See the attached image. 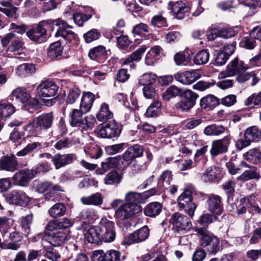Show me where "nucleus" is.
Here are the masks:
<instances>
[{"instance_id": "f257e3e1", "label": "nucleus", "mask_w": 261, "mask_h": 261, "mask_svg": "<svg viewBox=\"0 0 261 261\" xmlns=\"http://www.w3.org/2000/svg\"><path fill=\"white\" fill-rule=\"evenodd\" d=\"M56 25L59 28L55 33L56 37H62L63 38L71 42L76 37V34L72 31L68 30L71 27L61 19H49L42 21L37 25L36 28L32 29L27 32V36L32 41L41 43L44 41L45 36L46 35V30L45 27Z\"/></svg>"}, {"instance_id": "f03ea898", "label": "nucleus", "mask_w": 261, "mask_h": 261, "mask_svg": "<svg viewBox=\"0 0 261 261\" xmlns=\"http://www.w3.org/2000/svg\"><path fill=\"white\" fill-rule=\"evenodd\" d=\"M58 90V86L53 82L45 81L42 82L37 88V93L38 96L45 100L47 99L46 105H51L55 96Z\"/></svg>"}, {"instance_id": "7ed1b4c3", "label": "nucleus", "mask_w": 261, "mask_h": 261, "mask_svg": "<svg viewBox=\"0 0 261 261\" xmlns=\"http://www.w3.org/2000/svg\"><path fill=\"white\" fill-rule=\"evenodd\" d=\"M101 241L106 243L113 242L116 237L114 223L107 218H102L99 223Z\"/></svg>"}, {"instance_id": "20e7f679", "label": "nucleus", "mask_w": 261, "mask_h": 261, "mask_svg": "<svg viewBox=\"0 0 261 261\" xmlns=\"http://www.w3.org/2000/svg\"><path fill=\"white\" fill-rule=\"evenodd\" d=\"M178 204L180 208L184 209L186 213L192 217L196 208V205L192 201V193L190 190H187L178 197Z\"/></svg>"}, {"instance_id": "39448f33", "label": "nucleus", "mask_w": 261, "mask_h": 261, "mask_svg": "<svg viewBox=\"0 0 261 261\" xmlns=\"http://www.w3.org/2000/svg\"><path fill=\"white\" fill-rule=\"evenodd\" d=\"M10 42L11 45L9 47V49L16 55H21L23 47L20 38L17 37L14 33H10L1 40L2 44L4 47L7 46Z\"/></svg>"}, {"instance_id": "423d86ee", "label": "nucleus", "mask_w": 261, "mask_h": 261, "mask_svg": "<svg viewBox=\"0 0 261 261\" xmlns=\"http://www.w3.org/2000/svg\"><path fill=\"white\" fill-rule=\"evenodd\" d=\"M170 222L178 232L188 231L192 226L190 219L187 216L178 212L175 213L171 215Z\"/></svg>"}, {"instance_id": "0eeeda50", "label": "nucleus", "mask_w": 261, "mask_h": 261, "mask_svg": "<svg viewBox=\"0 0 261 261\" xmlns=\"http://www.w3.org/2000/svg\"><path fill=\"white\" fill-rule=\"evenodd\" d=\"M142 211L140 205L130 204L127 203L121 204L115 211V216L120 220H125L134 215Z\"/></svg>"}, {"instance_id": "6e6552de", "label": "nucleus", "mask_w": 261, "mask_h": 261, "mask_svg": "<svg viewBox=\"0 0 261 261\" xmlns=\"http://www.w3.org/2000/svg\"><path fill=\"white\" fill-rule=\"evenodd\" d=\"M121 126L115 120H112L102 126L98 131V135L103 138L117 137L121 133Z\"/></svg>"}, {"instance_id": "1a4fd4ad", "label": "nucleus", "mask_w": 261, "mask_h": 261, "mask_svg": "<svg viewBox=\"0 0 261 261\" xmlns=\"http://www.w3.org/2000/svg\"><path fill=\"white\" fill-rule=\"evenodd\" d=\"M54 119L53 113H43L35 118L30 125L36 130H46L51 126Z\"/></svg>"}, {"instance_id": "9d476101", "label": "nucleus", "mask_w": 261, "mask_h": 261, "mask_svg": "<svg viewBox=\"0 0 261 261\" xmlns=\"http://www.w3.org/2000/svg\"><path fill=\"white\" fill-rule=\"evenodd\" d=\"M59 190V187L50 181H45L38 182L36 186V191L39 193H44V198L53 201L55 192Z\"/></svg>"}, {"instance_id": "9b49d317", "label": "nucleus", "mask_w": 261, "mask_h": 261, "mask_svg": "<svg viewBox=\"0 0 261 261\" xmlns=\"http://www.w3.org/2000/svg\"><path fill=\"white\" fill-rule=\"evenodd\" d=\"M245 67L243 63L241 61H239L237 57L232 60L226 67V70L224 72H222L219 74V77L220 78H224L227 76H232L242 73L245 70Z\"/></svg>"}, {"instance_id": "f8f14e48", "label": "nucleus", "mask_w": 261, "mask_h": 261, "mask_svg": "<svg viewBox=\"0 0 261 261\" xmlns=\"http://www.w3.org/2000/svg\"><path fill=\"white\" fill-rule=\"evenodd\" d=\"M197 95L191 90L185 91L182 100L176 104V108L181 111L191 109L195 105Z\"/></svg>"}, {"instance_id": "ddd939ff", "label": "nucleus", "mask_w": 261, "mask_h": 261, "mask_svg": "<svg viewBox=\"0 0 261 261\" xmlns=\"http://www.w3.org/2000/svg\"><path fill=\"white\" fill-rule=\"evenodd\" d=\"M34 178L33 172L31 169H24L15 173L13 176L12 179L15 185L27 187Z\"/></svg>"}, {"instance_id": "4468645a", "label": "nucleus", "mask_w": 261, "mask_h": 261, "mask_svg": "<svg viewBox=\"0 0 261 261\" xmlns=\"http://www.w3.org/2000/svg\"><path fill=\"white\" fill-rule=\"evenodd\" d=\"M7 200L12 204L20 206L27 205L30 201V198L22 191L13 190L7 196Z\"/></svg>"}, {"instance_id": "2eb2a0df", "label": "nucleus", "mask_w": 261, "mask_h": 261, "mask_svg": "<svg viewBox=\"0 0 261 261\" xmlns=\"http://www.w3.org/2000/svg\"><path fill=\"white\" fill-rule=\"evenodd\" d=\"M201 72L198 70H193L183 72H178L175 74V79L179 82L185 85H190L201 77Z\"/></svg>"}, {"instance_id": "dca6fc26", "label": "nucleus", "mask_w": 261, "mask_h": 261, "mask_svg": "<svg viewBox=\"0 0 261 261\" xmlns=\"http://www.w3.org/2000/svg\"><path fill=\"white\" fill-rule=\"evenodd\" d=\"M143 153V148L140 145H135L128 147L123 154L122 164L125 166L129 165L134 161L135 158L141 156Z\"/></svg>"}, {"instance_id": "f3484780", "label": "nucleus", "mask_w": 261, "mask_h": 261, "mask_svg": "<svg viewBox=\"0 0 261 261\" xmlns=\"http://www.w3.org/2000/svg\"><path fill=\"white\" fill-rule=\"evenodd\" d=\"M230 143L228 137H225L221 139L214 140L212 143L210 153L213 156H216L227 151Z\"/></svg>"}, {"instance_id": "a211bd4d", "label": "nucleus", "mask_w": 261, "mask_h": 261, "mask_svg": "<svg viewBox=\"0 0 261 261\" xmlns=\"http://www.w3.org/2000/svg\"><path fill=\"white\" fill-rule=\"evenodd\" d=\"M169 6L173 14L174 17L178 19H182L187 16L190 11L189 6L181 1L176 3L170 2Z\"/></svg>"}, {"instance_id": "6ab92c4d", "label": "nucleus", "mask_w": 261, "mask_h": 261, "mask_svg": "<svg viewBox=\"0 0 261 261\" xmlns=\"http://www.w3.org/2000/svg\"><path fill=\"white\" fill-rule=\"evenodd\" d=\"M149 230L147 226H144L137 231L128 235L125 240V243L130 245L145 241L148 237Z\"/></svg>"}, {"instance_id": "aec40b11", "label": "nucleus", "mask_w": 261, "mask_h": 261, "mask_svg": "<svg viewBox=\"0 0 261 261\" xmlns=\"http://www.w3.org/2000/svg\"><path fill=\"white\" fill-rule=\"evenodd\" d=\"M76 156L74 154L57 153L52 158V162L56 169H59L67 165L70 164L76 160Z\"/></svg>"}, {"instance_id": "412c9836", "label": "nucleus", "mask_w": 261, "mask_h": 261, "mask_svg": "<svg viewBox=\"0 0 261 261\" xmlns=\"http://www.w3.org/2000/svg\"><path fill=\"white\" fill-rule=\"evenodd\" d=\"M11 95L25 106L37 103L36 100L32 99L27 93V90L22 87L17 88L13 90Z\"/></svg>"}, {"instance_id": "4be33fe9", "label": "nucleus", "mask_w": 261, "mask_h": 261, "mask_svg": "<svg viewBox=\"0 0 261 261\" xmlns=\"http://www.w3.org/2000/svg\"><path fill=\"white\" fill-rule=\"evenodd\" d=\"M70 238L69 232L68 231H58L48 234L49 243L54 246H61Z\"/></svg>"}, {"instance_id": "5701e85b", "label": "nucleus", "mask_w": 261, "mask_h": 261, "mask_svg": "<svg viewBox=\"0 0 261 261\" xmlns=\"http://www.w3.org/2000/svg\"><path fill=\"white\" fill-rule=\"evenodd\" d=\"M208 210L215 215H220L222 213L221 198L218 195H211L207 200Z\"/></svg>"}, {"instance_id": "b1692460", "label": "nucleus", "mask_w": 261, "mask_h": 261, "mask_svg": "<svg viewBox=\"0 0 261 261\" xmlns=\"http://www.w3.org/2000/svg\"><path fill=\"white\" fill-rule=\"evenodd\" d=\"M242 165L245 167L249 168V169L244 171L242 174L237 177L238 180H258L260 178V175L257 171L256 167L254 166L251 167L246 163H242Z\"/></svg>"}, {"instance_id": "393cba45", "label": "nucleus", "mask_w": 261, "mask_h": 261, "mask_svg": "<svg viewBox=\"0 0 261 261\" xmlns=\"http://www.w3.org/2000/svg\"><path fill=\"white\" fill-rule=\"evenodd\" d=\"M18 162L14 155L4 156L0 160V170L13 172L17 168Z\"/></svg>"}, {"instance_id": "a878e982", "label": "nucleus", "mask_w": 261, "mask_h": 261, "mask_svg": "<svg viewBox=\"0 0 261 261\" xmlns=\"http://www.w3.org/2000/svg\"><path fill=\"white\" fill-rule=\"evenodd\" d=\"M94 256L99 261H117L120 257V253L115 250H110L104 253L102 250H97L94 252Z\"/></svg>"}, {"instance_id": "bb28decb", "label": "nucleus", "mask_w": 261, "mask_h": 261, "mask_svg": "<svg viewBox=\"0 0 261 261\" xmlns=\"http://www.w3.org/2000/svg\"><path fill=\"white\" fill-rule=\"evenodd\" d=\"M244 159L253 164L261 163V149L259 147L249 149L243 154Z\"/></svg>"}, {"instance_id": "cd10ccee", "label": "nucleus", "mask_w": 261, "mask_h": 261, "mask_svg": "<svg viewBox=\"0 0 261 261\" xmlns=\"http://www.w3.org/2000/svg\"><path fill=\"white\" fill-rule=\"evenodd\" d=\"M94 99L95 96L93 93L89 92L84 93L82 97L80 109L87 113L91 110Z\"/></svg>"}, {"instance_id": "c85d7f7f", "label": "nucleus", "mask_w": 261, "mask_h": 261, "mask_svg": "<svg viewBox=\"0 0 261 261\" xmlns=\"http://www.w3.org/2000/svg\"><path fill=\"white\" fill-rule=\"evenodd\" d=\"M106 50L102 45H99L91 49L89 52V56L93 60L102 62L106 57Z\"/></svg>"}, {"instance_id": "c756f323", "label": "nucleus", "mask_w": 261, "mask_h": 261, "mask_svg": "<svg viewBox=\"0 0 261 261\" xmlns=\"http://www.w3.org/2000/svg\"><path fill=\"white\" fill-rule=\"evenodd\" d=\"M162 48L158 45L152 47L145 57V63L147 65H152L159 59Z\"/></svg>"}, {"instance_id": "7c9ffc66", "label": "nucleus", "mask_w": 261, "mask_h": 261, "mask_svg": "<svg viewBox=\"0 0 261 261\" xmlns=\"http://www.w3.org/2000/svg\"><path fill=\"white\" fill-rule=\"evenodd\" d=\"M162 211V205L158 202L148 204L144 208V213L148 217H155L160 215Z\"/></svg>"}, {"instance_id": "2f4dec72", "label": "nucleus", "mask_w": 261, "mask_h": 261, "mask_svg": "<svg viewBox=\"0 0 261 261\" xmlns=\"http://www.w3.org/2000/svg\"><path fill=\"white\" fill-rule=\"evenodd\" d=\"M122 174L116 170L109 172L103 179L104 184L106 185H118L122 179Z\"/></svg>"}, {"instance_id": "473e14b6", "label": "nucleus", "mask_w": 261, "mask_h": 261, "mask_svg": "<svg viewBox=\"0 0 261 261\" xmlns=\"http://www.w3.org/2000/svg\"><path fill=\"white\" fill-rule=\"evenodd\" d=\"M97 124L96 120L95 117L91 115H89L83 118L80 123V125L78 128L82 132L91 130Z\"/></svg>"}, {"instance_id": "72a5a7b5", "label": "nucleus", "mask_w": 261, "mask_h": 261, "mask_svg": "<svg viewBox=\"0 0 261 261\" xmlns=\"http://www.w3.org/2000/svg\"><path fill=\"white\" fill-rule=\"evenodd\" d=\"M100 231L99 224L95 227H90L85 233V238L89 243H98L100 239Z\"/></svg>"}, {"instance_id": "f704fd0d", "label": "nucleus", "mask_w": 261, "mask_h": 261, "mask_svg": "<svg viewBox=\"0 0 261 261\" xmlns=\"http://www.w3.org/2000/svg\"><path fill=\"white\" fill-rule=\"evenodd\" d=\"M244 136V139L251 142H257L261 140V130L255 126H251L246 129Z\"/></svg>"}, {"instance_id": "c9c22d12", "label": "nucleus", "mask_w": 261, "mask_h": 261, "mask_svg": "<svg viewBox=\"0 0 261 261\" xmlns=\"http://www.w3.org/2000/svg\"><path fill=\"white\" fill-rule=\"evenodd\" d=\"M219 103V100L216 97L213 95H208L201 99L200 105L202 109L212 110L218 105Z\"/></svg>"}, {"instance_id": "e433bc0d", "label": "nucleus", "mask_w": 261, "mask_h": 261, "mask_svg": "<svg viewBox=\"0 0 261 261\" xmlns=\"http://www.w3.org/2000/svg\"><path fill=\"white\" fill-rule=\"evenodd\" d=\"M96 116L99 121L105 122L108 119H111L113 116V114L110 110L109 105L103 102L101 104L100 110Z\"/></svg>"}, {"instance_id": "4c0bfd02", "label": "nucleus", "mask_w": 261, "mask_h": 261, "mask_svg": "<svg viewBox=\"0 0 261 261\" xmlns=\"http://www.w3.org/2000/svg\"><path fill=\"white\" fill-rule=\"evenodd\" d=\"M85 114L81 109H73L69 113V123L71 126L78 127Z\"/></svg>"}, {"instance_id": "58836bf2", "label": "nucleus", "mask_w": 261, "mask_h": 261, "mask_svg": "<svg viewBox=\"0 0 261 261\" xmlns=\"http://www.w3.org/2000/svg\"><path fill=\"white\" fill-rule=\"evenodd\" d=\"M227 128L222 125L213 124L207 126L204 129V134L206 136H220L224 134Z\"/></svg>"}, {"instance_id": "ea45409f", "label": "nucleus", "mask_w": 261, "mask_h": 261, "mask_svg": "<svg viewBox=\"0 0 261 261\" xmlns=\"http://www.w3.org/2000/svg\"><path fill=\"white\" fill-rule=\"evenodd\" d=\"M33 215L30 213L22 216L20 220V225L23 234L28 236L31 231V225L33 222Z\"/></svg>"}, {"instance_id": "a19ab883", "label": "nucleus", "mask_w": 261, "mask_h": 261, "mask_svg": "<svg viewBox=\"0 0 261 261\" xmlns=\"http://www.w3.org/2000/svg\"><path fill=\"white\" fill-rule=\"evenodd\" d=\"M63 47L60 41L51 43L48 48L47 56L51 59H55L62 55Z\"/></svg>"}, {"instance_id": "79ce46f5", "label": "nucleus", "mask_w": 261, "mask_h": 261, "mask_svg": "<svg viewBox=\"0 0 261 261\" xmlns=\"http://www.w3.org/2000/svg\"><path fill=\"white\" fill-rule=\"evenodd\" d=\"M219 171L215 166L208 167L202 174V179L205 182H211L217 180L219 177Z\"/></svg>"}, {"instance_id": "37998d69", "label": "nucleus", "mask_w": 261, "mask_h": 261, "mask_svg": "<svg viewBox=\"0 0 261 261\" xmlns=\"http://www.w3.org/2000/svg\"><path fill=\"white\" fill-rule=\"evenodd\" d=\"M15 111V107L8 101L0 100V118H7Z\"/></svg>"}, {"instance_id": "c03bdc74", "label": "nucleus", "mask_w": 261, "mask_h": 261, "mask_svg": "<svg viewBox=\"0 0 261 261\" xmlns=\"http://www.w3.org/2000/svg\"><path fill=\"white\" fill-rule=\"evenodd\" d=\"M196 231L201 236V245L203 247H206L212 241L213 239L217 237L214 236L208 230L202 228H196Z\"/></svg>"}, {"instance_id": "a18cd8bd", "label": "nucleus", "mask_w": 261, "mask_h": 261, "mask_svg": "<svg viewBox=\"0 0 261 261\" xmlns=\"http://www.w3.org/2000/svg\"><path fill=\"white\" fill-rule=\"evenodd\" d=\"M66 212V207L62 203H57L48 210L49 215L54 218L64 216Z\"/></svg>"}, {"instance_id": "49530a36", "label": "nucleus", "mask_w": 261, "mask_h": 261, "mask_svg": "<svg viewBox=\"0 0 261 261\" xmlns=\"http://www.w3.org/2000/svg\"><path fill=\"white\" fill-rule=\"evenodd\" d=\"M81 200L84 204L99 205L102 202V197L100 194L96 193L87 197H83Z\"/></svg>"}, {"instance_id": "de8ad7c7", "label": "nucleus", "mask_w": 261, "mask_h": 261, "mask_svg": "<svg viewBox=\"0 0 261 261\" xmlns=\"http://www.w3.org/2000/svg\"><path fill=\"white\" fill-rule=\"evenodd\" d=\"M161 103L159 100H154L152 103L147 109L145 116L148 118L155 117L158 115L161 108Z\"/></svg>"}, {"instance_id": "09e8293b", "label": "nucleus", "mask_w": 261, "mask_h": 261, "mask_svg": "<svg viewBox=\"0 0 261 261\" xmlns=\"http://www.w3.org/2000/svg\"><path fill=\"white\" fill-rule=\"evenodd\" d=\"M146 47L145 46H141L136 51L133 53L129 57L125 58L123 62L124 65H128L133 61H139L141 59L142 54L145 51Z\"/></svg>"}, {"instance_id": "8fccbe9b", "label": "nucleus", "mask_w": 261, "mask_h": 261, "mask_svg": "<svg viewBox=\"0 0 261 261\" xmlns=\"http://www.w3.org/2000/svg\"><path fill=\"white\" fill-rule=\"evenodd\" d=\"M181 92V90L180 88L175 86H171L162 94V97L164 100L168 101L171 98L179 95Z\"/></svg>"}, {"instance_id": "3c124183", "label": "nucleus", "mask_w": 261, "mask_h": 261, "mask_svg": "<svg viewBox=\"0 0 261 261\" xmlns=\"http://www.w3.org/2000/svg\"><path fill=\"white\" fill-rule=\"evenodd\" d=\"M210 54L207 50L204 49L198 51L194 57V62L197 65L206 63L209 60Z\"/></svg>"}, {"instance_id": "603ef678", "label": "nucleus", "mask_w": 261, "mask_h": 261, "mask_svg": "<svg viewBox=\"0 0 261 261\" xmlns=\"http://www.w3.org/2000/svg\"><path fill=\"white\" fill-rule=\"evenodd\" d=\"M35 66L32 64L24 63L17 68V73L20 75L26 76L35 73Z\"/></svg>"}, {"instance_id": "864d4df0", "label": "nucleus", "mask_w": 261, "mask_h": 261, "mask_svg": "<svg viewBox=\"0 0 261 261\" xmlns=\"http://www.w3.org/2000/svg\"><path fill=\"white\" fill-rule=\"evenodd\" d=\"M125 200L127 204L139 205L143 202L142 195L139 193L130 192L125 195Z\"/></svg>"}, {"instance_id": "5fc2aeb1", "label": "nucleus", "mask_w": 261, "mask_h": 261, "mask_svg": "<svg viewBox=\"0 0 261 261\" xmlns=\"http://www.w3.org/2000/svg\"><path fill=\"white\" fill-rule=\"evenodd\" d=\"M156 75L152 73H145L143 74L139 79V83L144 87L148 85H152L155 81Z\"/></svg>"}, {"instance_id": "6e6d98bb", "label": "nucleus", "mask_w": 261, "mask_h": 261, "mask_svg": "<svg viewBox=\"0 0 261 261\" xmlns=\"http://www.w3.org/2000/svg\"><path fill=\"white\" fill-rule=\"evenodd\" d=\"M150 22L151 24L154 27L162 28L167 26L166 18L161 14L153 16Z\"/></svg>"}, {"instance_id": "4d7b16f0", "label": "nucleus", "mask_w": 261, "mask_h": 261, "mask_svg": "<svg viewBox=\"0 0 261 261\" xmlns=\"http://www.w3.org/2000/svg\"><path fill=\"white\" fill-rule=\"evenodd\" d=\"M172 180V174L171 171L166 170L161 175L159 182L165 188H167Z\"/></svg>"}, {"instance_id": "13d9d810", "label": "nucleus", "mask_w": 261, "mask_h": 261, "mask_svg": "<svg viewBox=\"0 0 261 261\" xmlns=\"http://www.w3.org/2000/svg\"><path fill=\"white\" fill-rule=\"evenodd\" d=\"M92 14H86L81 13H77L73 14V19L77 25L82 26L84 23L91 18Z\"/></svg>"}, {"instance_id": "bf43d9fd", "label": "nucleus", "mask_w": 261, "mask_h": 261, "mask_svg": "<svg viewBox=\"0 0 261 261\" xmlns=\"http://www.w3.org/2000/svg\"><path fill=\"white\" fill-rule=\"evenodd\" d=\"M244 103L246 106H249L251 104L261 106V91L257 94H251L245 100Z\"/></svg>"}, {"instance_id": "052dcab7", "label": "nucleus", "mask_w": 261, "mask_h": 261, "mask_svg": "<svg viewBox=\"0 0 261 261\" xmlns=\"http://www.w3.org/2000/svg\"><path fill=\"white\" fill-rule=\"evenodd\" d=\"M80 94L81 91L79 88L76 87L71 88L68 94L66 102L70 104L73 103L79 98Z\"/></svg>"}, {"instance_id": "680f3d73", "label": "nucleus", "mask_w": 261, "mask_h": 261, "mask_svg": "<svg viewBox=\"0 0 261 261\" xmlns=\"http://www.w3.org/2000/svg\"><path fill=\"white\" fill-rule=\"evenodd\" d=\"M219 244V240L217 237L216 238L213 239L212 241L211 242V243L206 246L207 247L206 249L207 252L210 254L214 255L216 254L220 250L221 247Z\"/></svg>"}, {"instance_id": "e2e57ef3", "label": "nucleus", "mask_w": 261, "mask_h": 261, "mask_svg": "<svg viewBox=\"0 0 261 261\" xmlns=\"http://www.w3.org/2000/svg\"><path fill=\"white\" fill-rule=\"evenodd\" d=\"M83 36L86 43H90L98 39L100 36V34L97 30L92 29L84 34Z\"/></svg>"}, {"instance_id": "0e129e2a", "label": "nucleus", "mask_w": 261, "mask_h": 261, "mask_svg": "<svg viewBox=\"0 0 261 261\" xmlns=\"http://www.w3.org/2000/svg\"><path fill=\"white\" fill-rule=\"evenodd\" d=\"M85 151L86 153L89 154L91 158L94 159L100 158L102 154V150L96 145L88 147L87 149H85Z\"/></svg>"}, {"instance_id": "69168bd1", "label": "nucleus", "mask_w": 261, "mask_h": 261, "mask_svg": "<svg viewBox=\"0 0 261 261\" xmlns=\"http://www.w3.org/2000/svg\"><path fill=\"white\" fill-rule=\"evenodd\" d=\"M237 34V31L231 28H224L220 29L218 32V35L223 38H229L234 36Z\"/></svg>"}, {"instance_id": "338daca9", "label": "nucleus", "mask_w": 261, "mask_h": 261, "mask_svg": "<svg viewBox=\"0 0 261 261\" xmlns=\"http://www.w3.org/2000/svg\"><path fill=\"white\" fill-rule=\"evenodd\" d=\"M41 145L38 142H34L31 144H29L23 149L18 151L16 155L18 156H23L27 155L29 152H31L37 148V147L40 146Z\"/></svg>"}, {"instance_id": "774afa93", "label": "nucleus", "mask_w": 261, "mask_h": 261, "mask_svg": "<svg viewBox=\"0 0 261 261\" xmlns=\"http://www.w3.org/2000/svg\"><path fill=\"white\" fill-rule=\"evenodd\" d=\"M44 256L51 261H58V259L61 258L60 254L52 248L46 249Z\"/></svg>"}]
</instances>
